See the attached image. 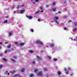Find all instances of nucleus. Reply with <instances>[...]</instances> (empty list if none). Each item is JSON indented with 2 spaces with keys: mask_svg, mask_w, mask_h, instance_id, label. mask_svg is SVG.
I'll return each instance as SVG.
<instances>
[{
  "mask_svg": "<svg viewBox=\"0 0 77 77\" xmlns=\"http://www.w3.org/2000/svg\"><path fill=\"white\" fill-rule=\"evenodd\" d=\"M58 18H59V17H57V16H55L54 18L55 22L56 23H57V24H59V22L56 20H58Z\"/></svg>",
  "mask_w": 77,
  "mask_h": 77,
  "instance_id": "1",
  "label": "nucleus"
},
{
  "mask_svg": "<svg viewBox=\"0 0 77 77\" xmlns=\"http://www.w3.org/2000/svg\"><path fill=\"white\" fill-rule=\"evenodd\" d=\"M36 44H40L41 45H43L44 44L43 42H42L40 40H38L36 42Z\"/></svg>",
  "mask_w": 77,
  "mask_h": 77,
  "instance_id": "2",
  "label": "nucleus"
},
{
  "mask_svg": "<svg viewBox=\"0 0 77 77\" xmlns=\"http://www.w3.org/2000/svg\"><path fill=\"white\" fill-rule=\"evenodd\" d=\"M37 75H38V76H42V72H39L37 74Z\"/></svg>",
  "mask_w": 77,
  "mask_h": 77,
  "instance_id": "3",
  "label": "nucleus"
},
{
  "mask_svg": "<svg viewBox=\"0 0 77 77\" xmlns=\"http://www.w3.org/2000/svg\"><path fill=\"white\" fill-rule=\"evenodd\" d=\"M21 77V76L19 74H17L14 75H13V77Z\"/></svg>",
  "mask_w": 77,
  "mask_h": 77,
  "instance_id": "4",
  "label": "nucleus"
},
{
  "mask_svg": "<svg viewBox=\"0 0 77 77\" xmlns=\"http://www.w3.org/2000/svg\"><path fill=\"white\" fill-rule=\"evenodd\" d=\"M26 17L28 18L29 20H31L33 18V17L30 16H27Z\"/></svg>",
  "mask_w": 77,
  "mask_h": 77,
  "instance_id": "5",
  "label": "nucleus"
},
{
  "mask_svg": "<svg viewBox=\"0 0 77 77\" xmlns=\"http://www.w3.org/2000/svg\"><path fill=\"white\" fill-rule=\"evenodd\" d=\"M37 57L38 59V60H42V58L39 57L38 56H37Z\"/></svg>",
  "mask_w": 77,
  "mask_h": 77,
  "instance_id": "6",
  "label": "nucleus"
},
{
  "mask_svg": "<svg viewBox=\"0 0 77 77\" xmlns=\"http://www.w3.org/2000/svg\"><path fill=\"white\" fill-rule=\"evenodd\" d=\"M64 69L65 71V73L66 74H68L69 73V72L68 71H66V68H64Z\"/></svg>",
  "mask_w": 77,
  "mask_h": 77,
  "instance_id": "7",
  "label": "nucleus"
},
{
  "mask_svg": "<svg viewBox=\"0 0 77 77\" xmlns=\"http://www.w3.org/2000/svg\"><path fill=\"white\" fill-rule=\"evenodd\" d=\"M20 14H23V13H24V10H21L20 11Z\"/></svg>",
  "mask_w": 77,
  "mask_h": 77,
  "instance_id": "8",
  "label": "nucleus"
},
{
  "mask_svg": "<svg viewBox=\"0 0 77 77\" xmlns=\"http://www.w3.org/2000/svg\"><path fill=\"white\" fill-rule=\"evenodd\" d=\"M56 4V2H54L52 3V5L53 6H54V5H55Z\"/></svg>",
  "mask_w": 77,
  "mask_h": 77,
  "instance_id": "9",
  "label": "nucleus"
},
{
  "mask_svg": "<svg viewBox=\"0 0 77 77\" xmlns=\"http://www.w3.org/2000/svg\"><path fill=\"white\" fill-rule=\"evenodd\" d=\"M5 74H7L8 75H9V73H8V72L7 70L5 71Z\"/></svg>",
  "mask_w": 77,
  "mask_h": 77,
  "instance_id": "10",
  "label": "nucleus"
},
{
  "mask_svg": "<svg viewBox=\"0 0 77 77\" xmlns=\"http://www.w3.org/2000/svg\"><path fill=\"white\" fill-rule=\"evenodd\" d=\"M56 8H52V11L54 12H55V11H56Z\"/></svg>",
  "mask_w": 77,
  "mask_h": 77,
  "instance_id": "11",
  "label": "nucleus"
},
{
  "mask_svg": "<svg viewBox=\"0 0 77 77\" xmlns=\"http://www.w3.org/2000/svg\"><path fill=\"white\" fill-rule=\"evenodd\" d=\"M50 47H54V44L53 43H51L50 45Z\"/></svg>",
  "mask_w": 77,
  "mask_h": 77,
  "instance_id": "12",
  "label": "nucleus"
},
{
  "mask_svg": "<svg viewBox=\"0 0 77 77\" xmlns=\"http://www.w3.org/2000/svg\"><path fill=\"white\" fill-rule=\"evenodd\" d=\"M33 75H34L33 74H30L29 77H33Z\"/></svg>",
  "mask_w": 77,
  "mask_h": 77,
  "instance_id": "13",
  "label": "nucleus"
},
{
  "mask_svg": "<svg viewBox=\"0 0 77 77\" xmlns=\"http://www.w3.org/2000/svg\"><path fill=\"white\" fill-rule=\"evenodd\" d=\"M29 52L30 53H33V51L30 50L29 51Z\"/></svg>",
  "mask_w": 77,
  "mask_h": 77,
  "instance_id": "14",
  "label": "nucleus"
},
{
  "mask_svg": "<svg viewBox=\"0 0 77 77\" xmlns=\"http://www.w3.org/2000/svg\"><path fill=\"white\" fill-rule=\"evenodd\" d=\"M57 74H59V75H60V74H61V72H60L58 71L57 72Z\"/></svg>",
  "mask_w": 77,
  "mask_h": 77,
  "instance_id": "15",
  "label": "nucleus"
},
{
  "mask_svg": "<svg viewBox=\"0 0 77 77\" xmlns=\"http://www.w3.org/2000/svg\"><path fill=\"white\" fill-rule=\"evenodd\" d=\"M2 60H4V61H5V62H6L7 61L6 59V58H3Z\"/></svg>",
  "mask_w": 77,
  "mask_h": 77,
  "instance_id": "16",
  "label": "nucleus"
},
{
  "mask_svg": "<svg viewBox=\"0 0 77 77\" xmlns=\"http://www.w3.org/2000/svg\"><path fill=\"white\" fill-rule=\"evenodd\" d=\"M24 68H23V69H21V72H24Z\"/></svg>",
  "mask_w": 77,
  "mask_h": 77,
  "instance_id": "17",
  "label": "nucleus"
},
{
  "mask_svg": "<svg viewBox=\"0 0 77 77\" xmlns=\"http://www.w3.org/2000/svg\"><path fill=\"white\" fill-rule=\"evenodd\" d=\"M74 30H75V31H76L77 30V27H75V28H74V29H73Z\"/></svg>",
  "mask_w": 77,
  "mask_h": 77,
  "instance_id": "18",
  "label": "nucleus"
},
{
  "mask_svg": "<svg viewBox=\"0 0 77 77\" xmlns=\"http://www.w3.org/2000/svg\"><path fill=\"white\" fill-rule=\"evenodd\" d=\"M43 71H47V69L46 68H43Z\"/></svg>",
  "mask_w": 77,
  "mask_h": 77,
  "instance_id": "19",
  "label": "nucleus"
},
{
  "mask_svg": "<svg viewBox=\"0 0 77 77\" xmlns=\"http://www.w3.org/2000/svg\"><path fill=\"white\" fill-rule=\"evenodd\" d=\"M12 35V33H11V32H9V34H8V36H11Z\"/></svg>",
  "mask_w": 77,
  "mask_h": 77,
  "instance_id": "20",
  "label": "nucleus"
},
{
  "mask_svg": "<svg viewBox=\"0 0 77 77\" xmlns=\"http://www.w3.org/2000/svg\"><path fill=\"white\" fill-rule=\"evenodd\" d=\"M20 45H24V43H20Z\"/></svg>",
  "mask_w": 77,
  "mask_h": 77,
  "instance_id": "21",
  "label": "nucleus"
},
{
  "mask_svg": "<svg viewBox=\"0 0 77 77\" xmlns=\"http://www.w3.org/2000/svg\"><path fill=\"white\" fill-rule=\"evenodd\" d=\"M74 26H77V24L75 22H74Z\"/></svg>",
  "mask_w": 77,
  "mask_h": 77,
  "instance_id": "22",
  "label": "nucleus"
},
{
  "mask_svg": "<svg viewBox=\"0 0 77 77\" xmlns=\"http://www.w3.org/2000/svg\"><path fill=\"white\" fill-rule=\"evenodd\" d=\"M40 9H41V10H42L43 9V7L42 6H41L40 7Z\"/></svg>",
  "mask_w": 77,
  "mask_h": 77,
  "instance_id": "23",
  "label": "nucleus"
},
{
  "mask_svg": "<svg viewBox=\"0 0 77 77\" xmlns=\"http://www.w3.org/2000/svg\"><path fill=\"white\" fill-rule=\"evenodd\" d=\"M15 72H16V71H15V70H13L12 72V74H13L15 73Z\"/></svg>",
  "mask_w": 77,
  "mask_h": 77,
  "instance_id": "24",
  "label": "nucleus"
},
{
  "mask_svg": "<svg viewBox=\"0 0 77 77\" xmlns=\"http://www.w3.org/2000/svg\"><path fill=\"white\" fill-rule=\"evenodd\" d=\"M8 23L7 20H6L4 21V23Z\"/></svg>",
  "mask_w": 77,
  "mask_h": 77,
  "instance_id": "25",
  "label": "nucleus"
},
{
  "mask_svg": "<svg viewBox=\"0 0 77 77\" xmlns=\"http://www.w3.org/2000/svg\"><path fill=\"white\" fill-rule=\"evenodd\" d=\"M11 45H9L7 46V48H11Z\"/></svg>",
  "mask_w": 77,
  "mask_h": 77,
  "instance_id": "26",
  "label": "nucleus"
},
{
  "mask_svg": "<svg viewBox=\"0 0 77 77\" xmlns=\"http://www.w3.org/2000/svg\"><path fill=\"white\" fill-rule=\"evenodd\" d=\"M47 58L48 59H50V60L51 59V57H50L48 56L47 57Z\"/></svg>",
  "mask_w": 77,
  "mask_h": 77,
  "instance_id": "27",
  "label": "nucleus"
},
{
  "mask_svg": "<svg viewBox=\"0 0 77 77\" xmlns=\"http://www.w3.org/2000/svg\"><path fill=\"white\" fill-rule=\"evenodd\" d=\"M11 60H12V61H13V62H15V60L12 59H11Z\"/></svg>",
  "mask_w": 77,
  "mask_h": 77,
  "instance_id": "28",
  "label": "nucleus"
},
{
  "mask_svg": "<svg viewBox=\"0 0 77 77\" xmlns=\"http://www.w3.org/2000/svg\"><path fill=\"white\" fill-rule=\"evenodd\" d=\"M14 44H15V45H18V42H14Z\"/></svg>",
  "mask_w": 77,
  "mask_h": 77,
  "instance_id": "29",
  "label": "nucleus"
},
{
  "mask_svg": "<svg viewBox=\"0 0 77 77\" xmlns=\"http://www.w3.org/2000/svg\"><path fill=\"white\" fill-rule=\"evenodd\" d=\"M57 60V58H54V61H56Z\"/></svg>",
  "mask_w": 77,
  "mask_h": 77,
  "instance_id": "30",
  "label": "nucleus"
},
{
  "mask_svg": "<svg viewBox=\"0 0 77 77\" xmlns=\"http://www.w3.org/2000/svg\"><path fill=\"white\" fill-rule=\"evenodd\" d=\"M32 63L33 64H35V61H34L32 62Z\"/></svg>",
  "mask_w": 77,
  "mask_h": 77,
  "instance_id": "31",
  "label": "nucleus"
},
{
  "mask_svg": "<svg viewBox=\"0 0 77 77\" xmlns=\"http://www.w3.org/2000/svg\"><path fill=\"white\" fill-rule=\"evenodd\" d=\"M2 67H3V65H0V69H1V68H2Z\"/></svg>",
  "mask_w": 77,
  "mask_h": 77,
  "instance_id": "32",
  "label": "nucleus"
},
{
  "mask_svg": "<svg viewBox=\"0 0 77 77\" xmlns=\"http://www.w3.org/2000/svg\"><path fill=\"white\" fill-rule=\"evenodd\" d=\"M67 17V16H63V18H66Z\"/></svg>",
  "mask_w": 77,
  "mask_h": 77,
  "instance_id": "33",
  "label": "nucleus"
},
{
  "mask_svg": "<svg viewBox=\"0 0 77 77\" xmlns=\"http://www.w3.org/2000/svg\"><path fill=\"white\" fill-rule=\"evenodd\" d=\"M38 71V69H35V70H34V72H36V71Z\"/></svg>",
  "mask_w": 77,
  "mask_h": 77,
  "instance_id": "34",
  "label": "nucleus"
},
{
  "mask_svg": "<svg viewBox=\"0 0 77 77\" xmlns=\"http://www.w3.org/2000/svg\"><path fill=\"white\" fill-rule=\"evenodd\" d=\"M67 29V28L66 27H65L64 28V30H66Z\"/></svg>",
  "mask_w": 77,
  "mask_h": 77,
  "instance_id": "35",
  "label": "nucleus"
},
{
  "mask_svg": "<svg viewBox=\"0 0 77 77\" xmlns=\"http://www.w3.org/2000/svg\"><path fill=\"white\" fill-rule=\"evenodd\" d=\"M7 50H6L4 51V53L6 54L7 53Z\"/></svg>",
  "mask_w": 77,
  "mask_h": 77,
  "instance_id": "36",
  "label": "nucleus"
},
{
  "mask_svg": "<svg viewBox=\"0 0 77 77\" xmlns=\"http://www.w3.org/2000/svg\"><path fill=\"white\" fill-rule=\"evenodd\" d=\"M35 2H39V0H35Z\"/></svg>",
  "mask_w": 77,
  "mask_h": 77,
  "instance_id": "37",
  "label": "nucleus"
},
{
  "mask_svg": "<svg viewBox=\"0 0 77 77\" xmlns=\"http://www.w3.org/2000/svg\"><path fill=\"white\" fill-rule=\"evenodd\" d=\"M13 58H14V59H17V57L14 56L13 57Z\"/></svg>",
  "mask_w": 77,
  "mask_h": 77,
  "instance_id": "38",
  "label": "nucleus"
},
{
  "mask_svg": "<svg viewBox=\"0 0 77 77\" xmlns=\"http://www.w3.org/2000/svg\"><path fill=\"white\" fill-rule=\"evenodd\" d=\"M24 4H23L22 5V7H24Z\"/></svg>",
  "mask_w": 77,
  "mask_h": 77,
  "instance_id": "39",
  "label": "nucleus"
},
{
  "mask_svg": "<svg viewBox=\"0 0 77 77\" xmlns=\"http://www.w3.org/2000/svg\"><path fill=\"white\" fill-rule=\"evenodd\" d=\"M38 12H39V11H37L35 12V14H38Z\"/></svg>",
  "mask_w": 77,
  "mask_h": 77,
  "instance_id": "40",
  "label": "nucleus"
},
{
  "mask_svg": "<svg viewBox=\"0 0 77 77\" xmlns=\"http://www.w3.org/2000/svg\"><path fill=\"white\" fill-rule=\"evenodd\" d=\"M20 5H18L17 7V8H19L20 7Z\"/></svg>",
  "mask_w": 77,
  "mask_h": 77,
  "instance_id": "41",
  "label": "nucleus"
},
{
  "mask_svg": "<svg viewBox=\"0 0 77 77\" xmlns=\"http://www.w3.org/2000/svg\"><path fill=\"white\" fill-rule=\"evenodd\" d=\"M31 32H33V29H32Z\"/></svg>",
  "mask_w": 77,
  "mask_h": 77,
  "instance_id": "42",
  "label": "nucleus"
},
{
  "mask_svg": "<svg viewBox=\"0 0 77 77\" xmlns=\"http://www.w3.org/2000/svg\"><path fill=\"white\" fill-rule=\"evenodd\" d=\"M48 6H49V5H46V8H48Z\"/></svg>",
  "mask_w": 77,
  "mask_h": 77,
  "instance_id": "43",
  "label": "nucleus"
},
{
  "mask_svg": "<svg viewBox=\"0 0 77 77\" xmlns=\"http://www.w3.org/2000/svg\"><path fill=\"white\" fill-rule=\"evenodd\" d=\"M72 21L71 20H70L69 21L68 23H70V22H71Z\"/></svg>",
  "mask_w": 77,
  "mask_h": 77,
  "instance_id": "44",
  "label": "nucleus"
},
{
  "mask_svg": "<svg viewBox=\"0 0 77 77\" xmlns=\"http://www.w3.org/2000/svg\"><path fill=\"white\" fill-rule=\"evenodd\" d=\"M33 3V4H34V5H35V2H32Z\"/></svg>",
  "mask_w": 77,
  "mask_h": 77,
  "instance_id": "45",
  "label": "nucleus"
},
{
  "mask_svg": "<svg viewBox=\"0 0 77 77\" xmlns=\"http://www.w3.org/2000/svg\"><path fill=\"white\" fill-rule=\"evenodd\" d=\"M5 44H8V42H6L5 43Z\"/></svg>",
  "mask_w": 77,
  "mask_h": 77,
  "instance_id": "46",
  "label": "nucleus"
},
{
  "mask_svg": "<svg viewBox=\"0 0 77 77\" xmlns=\"http://www.w3.org/2000/svg\"><path fill=\"white\" fill-rule=\"evenodd\" d=\"M0 45H2V42H0Z\"/></svg>",
  "mask_w": 77,
  "mask_h": 77,
  "instance_id": "47",
  "label": "nucleus"
},
{
  "mask_svg": "<svg viewBox=\"0 0 77 77\" xmlns=\"http://www.w3.org/2000/svg\"><path fill=\"white\" fill-rule=\"evenodd\" d=\"M41 12H44V11L43 10H42L41 11Z\"/></svg>",
  "mask_w": 77,
  "mask_h": 77,
  "instance_id": "48",
  "label": "nucleus"
},
{
  "mask_svg": "<svg viewBox=\"0 0 77 77\" xmlns=\"http://www.w3.org/2000/svg\"><path fill=\"white\" fill-rule=\"evenodd\" d=\"M38 21H40V19H38Z\"/></svg>",
  "mask_w": 77,
  "mask_h": 77,
  "instance_id": "49",
  "label": "nucleus"
},
{
  "mask_svg": "<svg viewBox=\"0 0 77 77\" xmlns=\"http://www.w3.org/2000/svg\"><path fill=\"white\" fill-rule=\"evenodd\" d=\"M2 54H0V56H2Z\"/></svg>",
  "mask_w": 77,
  "mask_h": 77,
  "instance_id": "50",
  "label": "nucleus"
},
{
  "mask_svg": "<svg viewBox=\"0 0 77 77\" xmlns=\"http://www.w3.org/2000/svg\"><path fill=\"white\" fill-rule=\"evenodd\" d=\"M58 13L59 14H60V11H58Z\"/></svg>",
  "mask_w": 77,
  "mask_h": 77,
  "instance_id": "51",
  "label": "nucleus"
},
{
  "mask_svg": "<svg viewBox=\"0 0 77 77\" xmlns=\"http://www.w3.org/2000/svg\"><path fill=\"white\" fill-rule=\"evenodd\" d=\"M71 40H72V41H73V39L72 38H71Z\"/></svg>",
  "mask_w": 77,
  "mask_h": 77,
  "instance_id": "52",
  "label": "nucleus"
},
{
  "mask_svg": "<svg viewBox=\"0 0 77 77\" xmlns=\"http://www.w3.org/2000/svg\"><path fill=\"white\" fill-rule=\"evenodd\" d=\"M68 69H71V68H68Z\"/></svg>",
  "mask_w": 77,
  "mask_h": 77,
  "instance_id": "53",
  "label": "nucleus"
},
{
  "mask_svg": "<svg viewBox=\"0 0 77 77\" xmlns=\"http://www.w3.org/2000/svg\"><path fill=\"white\" fill-rule=\"evenodd\" d=\"M33 0H31V2H33Z\"/></svg>",
  "mask_w": 77,
  "mask_h": 77,
  "instance_id": "54",
  "label": "nucleus"
},
{
  "mask_svg": "<svg viewBox=\"0 0 77 77\" xmlns=\"http://www.w3.org/2000/svg\"><path fill=\"white\" fill-rule=\"evenodd\" d=\"M70 75L71 76H72V74H71Z\"/></svg>",
  "mask_w": 77,
  "mask_h": 77,
  "instance_id": "55",
  "label": "nucleus"
},
{
  "mask_svg": "<svg viewBox=\"0 0 77 77\" xmlns=\"http://www.w3.org/2000/svg\"><path fill=\"white\" fill-rule=\"evenodd\" d=\"M76 39H77V37H76Z\"/></svg>",
  "mask_w": 77,
  "mask_h": 77,
  "instance_id": "56",
  "label": "nucleus"
},
{
  "mask_svg": "<svg viewBox=\"0 0 77 77\" xmlns=\"http://www.w3.org/2000/svg\"><path fill=\"white\" fill-rule=\"evenodd\" d=\"M1 48H2L0 46V49H1Z\"/></svg>",
  "mask_w": 77,
  "mask_h": 77,
  "instance_id": "57",
  "label": "nucleus"
},
{
  "mask_svg": "<svg viewBox=\"0 0 77 77\" xmlns=\"http://www.w3.org/2000/svg\"><path fill=\"white\" fill-rule=\"evenodd\" d=\"M14 13H16V12H15V11H14Z\"/></svg>",
  "mask_w": 77,
  "mask_h": 77,
  "instance_id": "58",
  "label": "nucleus"
},
{
  "mask_svg": "<svg viewBox=\"0 0 77 77\" xmlns=\"http://www.w3.org/2000/svg\"><path fill=\"white\" fill-rule=\"evenodd\" d=\"M42 52H43L42 51H41V53H42Z\"/></svg>",
  "mask_w": 77,
  "mask_h": 77,
  "instance_id": "59",
  "label": "nucleus"
},
{
  "mask_svg": "<svg viewBox=\"0 0 77 77\" xmlns=\"http://www.w3.org/2000/svg\"><path fill=\"white\" fill-rule=\"evenodd\" d=\"M74 41H75L76 40L75 39H74Z\"/></svg>",
  "mask_w": 77,
  "mask_h": 77,
  "instance_id": "60",
  "label": "nucleus"
},
{
  "mask_svg": "<svg viewBox=\"0 0 77 77\" xmlns=\"http://www.w3.org/2000/svg\"><path fill=\"white\" fill-rule=\"evenodd\" d=\"M14 0V1H15H15H16V0Z\"/></svg>",
  "mask_w": 77,
  "mask_h": 77,
  "instance_id": "61",
  "label": "nucleus"
},
{
  "mask_svg": "<svg viewBox=\"0 0 77 77\" xmlns=\"http://www.w3.org/2000/svg\"><path fill=\"white\" fill-rule=\"evenodd\" d=\"M64 3H66V1H65Z\"/></svg>",
  "mask_w": 77,
  "mask_h": 77,
  "instance_id": "62",
  "label": "nucleus"
},
{
  "mask_svg": "<svg viewBox=\"0 0 77 77\" xmlns=\"http://www.w3.org/2000/svg\"><path fill=\"white\" fill-rule=\"evenodd\" d=\"M48 77V76L47 75V77Z\"/></svg>",
  "mask_w": 77,
  "mask_h": 77,
  "instance_id": "63",
  "label": "nucleus"
},
{
  "mask_svg": "<svg viewBox=\"0 0 77 77\" xmlns=\"http://www.w3.org/2000/svg\"><path fill=\"white\" fill-rule=\"evenodd\" d=\"M75 12H76L75 11Z\"/></svg>",
  "mask_w": 77,
  "mask_h": 77,
  "instance_id": "64",
  "label": "nucleus"
}]
</instances>
